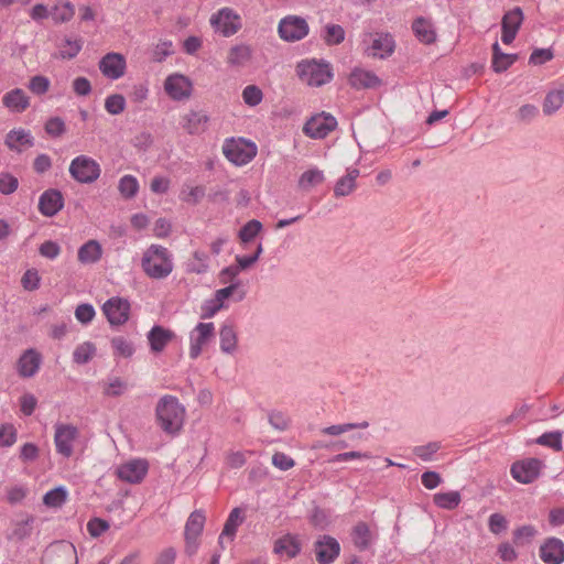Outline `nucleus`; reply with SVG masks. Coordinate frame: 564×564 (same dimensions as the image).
I'll return each instance as SVG.
<instances>
[{"label": "nucleus", "mask_w": 564, "mask_h": 564, "mask_svg": "<svg viewBox=\"0 0 564 564\" xmlns=\"http://www.w3.org/2000/svg\"><path fill=\"white\" fill-rule=\"evenodd\" d=\"M536 443L543 446L551 447L555 451L562 449V433L560 432H550L544 433L538 437Z\"/></svg>", "instance_id": "6e6d98bb"}, {"label": "nucleus", "mask_w": 564, "mask_h": 564, "mask_svg": "<svg viewBox=\"0 0 564 564\" xmlns=\"http://www.w3.org/2000/svg\"><path fill=\"white\" fill-rule=\"evenodd\" d=\"M205 516L202 511H194L187 519L185 524V540H186V551L189 554H193L197 550V540L200 535L204 524H205Z\"/></svg>", "instance_id": "f3484780"}, {"label": "nucleus", "mask_w": 564, "mask_h": 564, "mask_svg": "<svg viewBox=\"0 0 564 564\" xmlns=\"http://www.w3.org/2000/svg\"><path fill=\"white\" fill-rule=\"evenodd\" d=\"M68 171L70 176L82 184L94 183L99 178L101 173L99 163L95 159L84 154L72 160Z\"/></svg>", "instance_id": "0eeeda50"}, {"label": "nucleus", "mask_w": 564, "mask_h": 564, "mask_svg": "<svg viewBox=\"0 0 564 564\" xmlns=\"http://www.w3.org/2000/svg\"><path fill=\"white\" fill-rule=\"evenodd\" d=\"M564 104V88L550 90L543 101V112L546 116L555 113Z\"/></svg>", "instance_id": "e433bc0d"}, {"label": "nucleus", "mask_w": 564, "mask_h": 564, "mask_svg": "<svg viewBox=\"0 0 564 564\" xmlns=\"http://www.w3.org/2000/svg\"><path fill=\"white\" fill-rule=\"evenodd\" d=\"M210 24L224 36H231L241 29V18L236 11L226 7L210 17Z\"/></svg>", "instance_id": "9d476101"}, {"label": "nucleus", "mask_w": 564, "mask_h": 564, "mask_svg": "<svg viewBox=\"0 0 564 564\" xmlns=\"http://www.w3.org/2000/svg\"><path fill=\"white\" fill-rule=\"evenodd\" d=\"M242 521L243 518L241 516V510L239 508L232 509L225 522L223 532L220 533L218 539V542L221 547H225V541L231 542L234 540L236 531L238 527L242 523Z\"/></svg>", "instance_id": "cd10ccee"}, {"label": "nucleus", "mask_w": 564, "mask_h": 564, "mask_svg": "<svg viewBox=\"0 0 564 564\" xmlns=\"http://www.w3.org/2000/svg\"><path fill=\"white\" fill-rule=\"evenodd\" d=\"M214 337V323H198L189 333V357L196 359Z\"/></svg>", "instance_id": "4468645a"}, {"label": "nucleus", "mask_w": 564, "mask_h": 564, "mask_svg": "<svg viewBox=\"0 0 564 564\" xmlns=\"http://www.w3.org/2000/svg\"><path fill=\"white\" fill-rule=\"evenodd\" d=\"M340 552V545L336 539L329 535H323L315 542L316 561L319 564H329L334 562Z\"/></svg>", "instance_id": "6ab92c4d"}, {"label": "nucleus", "mask_w": 564, "mask_h": 564, "mask_svg": "<svg viewBox=\"0 0 564 564\" xmlns=\"http://www.w3.org/2000/svg\"><path fill=\"white\" fill-rule=\"evenodd\" d=\"M163 88L172 100L184 101L193 94V82L184 74L173 73L165 78Z\"/></svg>", "instance_id": "6e6552de"}, {"label": "nucleus", "mask_w": 564, "mask_h": 564, "mask_svg": "<svg viewBox=\"0 0 564 564\" xmlns=\"http://www.w3.org/2000/svg\"><path fill=\"white\" fill-rule=\"evenodd\" d=\"M67 496L68 492L64 487H57L44 495L43 503L50 508H58L65 503Z\"/></svg>", "instance_id": "49530a36"}, {"label": "nucleus", "mask_w": 564, "mask_h": 564, "mask_svg": "<svg viewBox=\"0 0 564 564\" xmlns=\"http://www.w3.org/2000/svg\"><path fill=\"white\" fill-rule=\"evenodd\" d=\"M369 423L367 421L360 423H345V424H336L324 427L321 430V433L324 435L338 436L354 429H367Z\"/></svg>", "instance_id": "de8ad7c7"}, {"label": "nucleus", "mask_w": 564, "mask_h": 564, "mask_svg": "<svg viewBox=\"0 0 564 564\" xmlns=\"http://www.w3.org/2000/svg\"><path fill=\"white\" fill-rule=\"evenodd\" d=\"M278 32L282 40L295 42L307 35L308 24L303 18L288 15L280 21Z\"/></svg>", "instance_id": "ddd939ff"}, {"label": "nucleus", "mask_w": 564, "mask_h": 564, "mask_svg": "<svg viewBox=\"0 0 564 564\" xmlns=\"http://www.w3.org/2000/svg\"><path fill=\"white\" fill-rule=\"evenodd\" d=\"M257 152L256 143L243 138L227 139L223 144L225 158L237 166H243L251 162Z\"/></svg>", "instance_id": "20e7f679"}, {"label": "nucleus", "mask_w": 564, "mask_h": 564, "mask_svg": "<svg viewBox=\"0 0 564 564\" xmlns=\"http://www.w3.org/2000/svg\"><path fill=\"white\" fill-rule=\"evenodd\" d=\"M17 441V429L11 423L0 425V447H10Z\"/></svg>", "instance_id": "5fc2aeb1"}, {"label": "nucleus", "mask_w": 564, "mask_h": 564, "mask_svg": "<svg viewBox=\"0 0 564 564\" xmlns=\"http://www.w3.org/2000/svg\"><path fill=\"white\" fill-rule=\"evenodd\" d=\"M118 191L122 197L133 198L139 191V182L133 175H123L118 183Z\"/></svg>", "instance_id": "c03bdc74"}, {"label": "nucleus", "mask_w": 564, "mask_h": 564, "mask_svg": "<svg viewBox=\"0 0 564 564\" xmlns=\"http://www.w3.org/2000/svg\"><path fill=\"white\" fill-rule=\"evenodd\" d=\"M83 42L79 39L66 37L58 47V56L63 59L74 58L82 50Z\"/></svg>", "instance_id": "37998d69"}, {"label": "nucleus", "mask_w": 564, "mask_h": 564, "mask_svg": "<svg viewBox=\"0 0 564 564\" xmlns=\"http://www.w3.org/2000/svg\"><path fill=\"white\" fill-rule=\"evenodd\" d=\"M270 425L278 431H285L290 425V419L282 412L273 411L269 414Z\"/></svg>", "instance_id": "774afa93"}, {"label": "nucleus", "mask_w": 564, "mask_h": 564, "mask_svg": "<svg viewBox=\"0 0 564 564\" xmlns=\"http://www.w3.org/2000/svg\"><path fill=\"white\" fill-rule=\"evenodd\" d=\"M64 206V199L59 191L47 189L39 199V210L46 217L56 215Z\"/></svg>", "instance_id": "b1692460"}, {"label": "nucleus", "mask_w": 564, "mask_h": 564, "mask_svg": "<svg viewBox=\"0 0 564 564\" xmlns=\"http://www.w3.org/2000/svg\"><path fill=\"white\" fill-rule=\"evenodd\" d=\"M261 228V223L252 219L240 229L239 238L242 242H249L260 232Z\"/></svg>", "instance_id": "4d7b16f0"}, {"label": "nucleus", "mask_w": 564, "mask_h": 564, "mask_svg": "<svg viewBox=\"0 0 564 564\" xmlns=\"http://www.w3.org/2000/svg\"><path fill=\"white\" fill-rule=\"evenodd\" d=\"M351 538L356 547L366 550L371 543L372 534L368 524L360 522L355 525Z\"/></svg>", "instance_id": "ea45409f"}, {"label": "nucleus", "mask_w": 564, "mask_h": 564, "mask_svg": "<svg viewBox=\"0 0 564 564\" xmlns=\"http://www.w3.org/2000/svg\"><path fill=\"white\" fill-rule=\"evenodd\" d=\"M252 55V50L246 44H239L232 46L227 55V63L231 66H243L246 65Z\"/></svg>", "instance_id": "72a5a7b5"}, {"label": "nucleus", "mask_w": 564, "mask_h": 564, "mask_svg": "<svg viewBox=\"0 0 564 564\" xmlns=\"http://www.w3.org/2000/svg\"><path fill=\"white\" fill-rule=\"evenodd\" d=\"M337 127L335 117L327 112L312 116L303 127V132L313 139H324Z\"/></svg>", "instance_id": "9b49d317"}, {"label": "nucleus", "mask_w": 564, "mask_h": 564, "mask_svg": "<svg viewBox=\"0 0 564 564\" xmlns=\"http://www.w3.org/2000/svg\"><path fill=\"white\" fill-rule=\"evenodd\" d=\"M538 531L533 525H522L513 532L514 543L525 544L532 541Z\"/></svg>", "instance_id": "bf43d9fd"}, {"label": "nucleus", "mask_w": 564, "mask_h": 564, "mask_svg": "<svg viewBox=\"0 0 564 564\" xmlns=\"http://www.w3.org/2000/svg\"><path fill=\"white\" fill-rule=\"evenodd\" d=\"M96 351L97 349L94 343L84 341L75 348L73 360L79 365L87 364L96 356Z\"/></svg>", "instance_id": "79ce46f5"}, {"label": "nucleus", "mask_w": 564, "mask_h": 564, "mask_svg": "<svg viewBox=\"0 0 564 564\" xmlns=\"http://www.w3.org/2000/svg\"><path fill=\"white\" fill-rule=\"evenodd\" d=\"M127 389V383L120 378L109 379L108 382L104 383V394L108 397L121 395Z\"/></svg>", "instance_id": "13d9d810"}, {"label": "nucleus", "mask_w": 564, "mask_h": 564, "mask_svg": "<svg viewBox=\"0 0 564 564\" xmlns=\"http://www.w3.org/2000/svg\"><path fill=\"white\" fill-rule=\"evenodd\" d=\"M141 268L150 279L163 280L173 271L172 254L161 245H151L143 251Z\"/></svg>", "instance_id": "f03ea898"}, {"label": "nucleus", "mask_w": 564, "mask_h": 564, "mask_svg": "<svg viewBox=\"0 0 564 564\" xmlns=\"http://www.w3.org/2000/svg\"><path fill=\"white\" fill-rule=\"evenodd\" d=\"M272 465L280 470H289L295 466V460L282 452H275L272 456Z\"/></svg>", "instance_id": "0e129e2a"}, {"label": "nucleus", "mask_w": 564, "mask_h": 564, "mask_svg": "<svg viewBox=\"0 0 564 564\" xmlns=\"http://www.w3.org/2000/svg\"><path fill=\"white\" fill-rule=\"evenodd\" d=\"M542 465L538 458H528L513 463L510 473L518 482L530 484L539 477Z\"/></svg>", "instance_id": "2eb2a0df"}, {"label": "nucleus", "mask_w": 564, "mask_h": 564, "mask_svg": "<svg viewBox=\"0 0 564 564\" xmlns=\"http://www.w3.org/2000/svg\"><path fill=\"white\" fill-rule=\"evenodd\" d=\"M323 39L327 45H338L345 40V30L339 24H326Z\"/></svg>", "instance_id": "09e8293b"}, {"label": "nucleus", "mask_w": 564, "mask_h": 564, "mask_svg": "<svg viewBox=\"0 0 564 564\" xmlns=\"http://www.w3.org/2000/svg\"><path fill=\"white\" fill-rule=\"evenodd\" d=\"M2 105L12 113H22L31 105V99L22 88H13L2 96Z\"/></svg>", "instance_id": "5701e85b"}, {"label": "nucleus", "mask_w": 564, "mask_h": 564, "mask_svg": "<svg viewBox=\"0 0 564 564\" xmlns=\"http://www.w3.org/2000/svg\"><path fill=\"white\" fill-rule=\"evenodd\" d=\"M205 195V188L203 186L185 185L180 194V198L187 204H197L202 200Z\"/></svg>", "instance_id": "8fccbe9b"}, {"label": "nucleus", "mask_w": 564, "mask_h": 564, "mask_svg": "<svg viewBox=\"0 0 564 564\" xmlns=\"http://www.w3.org/2000/svg\"><path fill=\"white\" fill-rule=\"evenodd\" d=\"M19 185L18 178L9 173L0 174V192L4 195H9L17 191Z\"/></svg>", "instance_id": "69168bd1"}, {"label": "nucleus", "mask_w": 564, "mask_h": 564, "mask_svg": "<svg viewBox=\"0 0 564 564\" xmlns=\"http://www.w3.org/2000/svg\"><path fill=\"white\" fill-rule=\"evenodd\" d=\"M6 145L15 152H22L34 144V138L29 130L23 128L13 129L8 132L4 140Z\"/></svg>", "instance_id": "393cba45"}, {"label": "nucleus", "mask_w": 564, "mask_h": 564, "mask_svg": "<svg viewBox=\"0 0 564 564\" xmlns=\"http://www.w3.org/2000/svg\"><path fill=\"white\" fill-rule=\"evenodd\" d=\"M96 315L95 308L90 304H80L75 310V317L83 324L90 323Z\"/></svg>", "instance_id": "338daca9"}, {"label": "nucleus", "mask_w": 564, "mask_h": 564, "mask_svg": "<svg viewBox=\"0 0 564 564\" xmlns=\"http://www.w3.org/2000/svg\"><path fill=\"white\" fill-rule=\"evenodd\" d=\"M523 20V14L520 8H514L513 10L508 11L501 22L502 26V35L501 41L509 45L516 39L518 30Z\"/></svg>", "instance_id": "412c9836"}, {"label": "nucleus", "mask_w": 564, "mask_h": 564, "mask_svg": "<svg viewBox=\"0 0 564 564\" xmlns=\"http://www.w3.org/2000/svg\"><path fill=\"white\" fill-rule=\"evenodd\" d=\"M412 31L423 44H432L436 41V31L431 20L422 17L415 19L412 23Z\"/></svg>", "instance_id": "bb28decb"}, {"label": "nucleus", "mask_w": 564, "mask_h": 564, "mask_svg": "<svg viewBox=\"0 0 564 564\" xmlns=\"http://www.w3.org/2000/svg\"><path fill=\"white\" fill-rule=\"evenodd\" d=\"M173 43L167 40L160 41L153 48V59L162 62L165 57L173 54Z\"/></svg>", "instance_id": "e2e57ef3"}, {"label": "nucleus", "mask_w": 564, "mask_h": 564, "mask_svg": "<svg viewBox=\"0 0 564 564\" xmlns=\"http://www.w3.org/2000/svg\"><path fill=\"white\" fill-rule=\"evenodd\" d=\"M186 410L176 397L163 395L156 403L155 417L158 425L171 435L177 434L184 424Z\"/></svg>", "instance_id": "f257e3e1"}, {"label": "nucleus", "mask_w": 564, "mask_h": 564, "mask_svg": "<svg viewBox=\"0 0 564 564\" xmlns=\"http://www.w3.org/2000/svg\"><path fill=\"white\" fill-rule=\"evenodd\" d=\"M380 83L375 73L361 68L354 69L349 76V84L357 89L375 88Z\"/></svg>", "instance_id": "c85d7f7f"}, {"label": "nucleus", "mask_w": 564, "mask_h": 564, "mask_svg": "<svg viewBox=\"0 0 564 564\" xmlns=\"http://www.w3.org/2000/svg\"><path fill=\"white\" fill-rule=\"evenodd\" d=\"M174 336L172 330L165 329L162 326H154L148 334L151 350L161 352Z\"/></svg>", "instance_id": "c756f323"}, {"label": "nucleus", "mask_w": 564, "mask_h": 564, "mask_svg": "<svg viewBox=\"0 0 564 564\" xmlns=\"http://www.w3.org/2000/svg\"><path fill=\"white\" fill-rule=\"evenodd\" d=\"M540 557L545 564L564 562V542L556 538L546 539L540 546Z\"/></svg>", "instance_id": "4be33fe9"}, {"label": "nucleus", "mask_w": 564, "mask_h": 564, "mask_svg": "<svg viewBox=\"0 0 564 564\" xmlns=\"http://www.w3.org/2000/svg\"><path fill=\"white\" fill-rule=\"evenodd\" d=\"M80 431L70 423H56L54 425V444L56 452L65 458H69L79 444Z\"/></svg>", "instance_id": "423d86ee"}, {"label": "nucleus", "mask_w": 564, "mask_h": 564, "mask_svg": "<svg viewBox=\"0 0 564 564\" xmlns=\"http://www.w3.org/2000/svg\"><path fill=\"white\" fill-rule=\"evenodd\" d=\"M41 276L36 269H29L24 272L21 284L26 291L37 290L40 286Z\"/></svg>", "instance_id": "052dcab7"}, {"label": "nucleus", "mask_w": 564, "mask_h": 564, "mask_svg": "<svg viewBox=\"0 0 564 564\" xmlns=\"http://www.w3.org/2000/svg\"><path fill=\"white\" fill-rule=\"evenodd\" d=\"M208 116L203 111H189L181 117V127L189 134L202 133L207 126Z\"/></svg>", "instance_id": "a878e982"}, {"label": "nucleus", "mask_w": 564, "mask_h": 564, "mask_svg": "<svg viewBox=\"0 0 564 564\" xmlns=\"http://www.w3.org/2000/svg\"><path fill=\"white\" fill-rule=\"evenodd\" d=\"M75 15V7L69 1H58L51 10V17L55 23H65Z\"/></svg>", "instance_id": "4c0bfd02"}, {"label": "nucleus", "mask_w": 564, "mask_h": 564, "mask_svg": "<svg viewBox=\"0 0 564 564\" xmlns=\"http://www.w3.org/2000/svg\"><path fill=\"white\" fill-rule=\"evenodd\" d=\"M109 528V522L100 518H93L87 523V531L93 538H99Z\"/></svg>", "instance_id": "680f3d73"}, {"label": "nucleus", "mask_w": 564, "mask_h": 564, "mask_svg": "<svg viewBox=\"0 0 564 564\" xmlns=\"http://www.w3.org/2000/svg\"><path fill=\"white\" fill-rule=\"evenodd\" d=\"M324 181V172L317 167H312L301 174L297 181V186L303 192H310L314 187L323 184Z\"/></svg>", "instance_id": "2f4dec72"}, {"label": "nucleus", "mask_w": 564, "mask_h": 564, "mask_svg": "<svg viewBox=\"0 0 564 564\" xmlns=\"http://www.w3.org/2000/svg\"><path fill=\"white\" fill-rule=\"evenodd\" d=\"M51 80L43 75H35L30 78L28 88L29 90L37 96L44 95L50 90Z\"/></svg>", "instance_id": "603ef678"}, {"label": "nucleus", "mask_w": 564, "mask_h": 564, "mask_svg": "<svg viewBox=\"0 0 564 564\" xmlns=\"http://www.w3.org/2000/svg\"><path fill=\"white\" fill-rule=\"evenodd\" d=\"M44 564H77V551L73 543L58 541L52 543L45 551Z\"/></svg>", "instance_id": "1a4fd4ad"}, {"label": "nucleus", "mask_w": 564, "mask_h": 564, "mask_svg": "<svg viewBox=\"0 0 564 564\" xmlns=\"http://www.w3.org/2000/svg\"><path fill=\"white\" fill-rule=\"evenodd\" d=\"M105 109L109 115H120L126 109V99L121 94L109 95L105 99Z\"/></svg>", "instance_id": "3c124183"}, {"label": "nucleus", "mask_w": 564, "mask_h": 564, "mask_svg": "<svg viewBox=\"0 0 564 564\" xmlns=\"http://www.w3.org/2000/svg\"><path fill=\"white\" fill-rule=\"evenodd\" d=\"M102 312L111 325H122L129 319L130 303L122 297H111L104 304Z\"/></svg>", "instance_id": "dca6fc26"}, {"label": "nucleus", "mask_w": 564, "mask_h": 564, "mask_svg": "<svg viewBox=\"0 0 564 564\" xmlns=\"http://www.w3.org/2000/svg\"><path fill=\"white\" fill-rule=\"evenodd\" d=\"M296 72L303 83L314 87L325 85L333 78L330 64L323 61L304 59L297 64Z\"/></svg>", "instance_id": "7ed1b4c3"}, {"label": "nucleus", "mask_w": 564, "mask_h": 564, "mask_svg": "<svg viewBox=\"0 0 564 564\" xmlns=\"http://www.w3.org/2000/svg\"><path fill=\"white\" fill-rule=\"evenodd\" d=\"M301 544L294 535L286 534L280 538L274 545V552L281 556L292 558L297 555Z\"/></svg>", "instance_id": "473e14b6"}, {"label": "nucleus", "mask_w": 564, "mask_h": 564, "mask_svg": "<svg viewBox=\"0 0 564 564\" xmlns=\"http://www.w3.org/2000/svg\"><path fill=\"white\" fill-rule=\"evenodd\" d=\"M220 349L226 354H232L237 349V332L232 325H224L219 333Z\"/></svg>", "instance_id": "58836bf2"}, {"label": "nucleus", "mask_w": 564, "mask_h": 564, "mask_svg": "<svg viewBox=\"0 0 564 564\" xmlns=\"http://www.w3.org/2000/svg\"><path fill=\"white\" fill-rule=\"evenodd\" d=\"M102 247L97 240H88L77 252L78 261L83 264L96 263L101 259Z\"/></svg>", "instance_id": "7c9ffc66"}, {"label": "nucleus", "mask_w": 564, "mask_h": 564, "mask_svg": "<svg viewBox=\"0 0 564 564\" xmlns=\"http://www.w3.org/2000/svg\"><path fill=\"white\" fill-rule=\"evenodd\" d=\"M433 501L438 508L453 510L458 507L462 497L458 491L438 492L433 496Z\"/></svg>", "instance_id": "a19ab883"}, {"label": "nucleus", "mask_w": 564, "mask_h": 564, "mask_svg": "<svg viewBox=\"0 0 564 564\" xmlns=\"http://www.w3.org/2000/svg\"><path fill=\"white\" fill-rule=\"evenodd\" d=\"M111 348L116 357L130 358L134 354L133 344L122 336L111 339Z\"/></svg>", "instance_id": "a18cd8bd"}, {"label": "nucleus", "mask_w": 564, "mask_h": 564, "mask_svg": "<svg viewBox=\"0 0 564 564\" xmlns=\"http://www.w3.org/2000/svg\"><path fill=\"white\" fill-rule=\"evenodd\" d=\"M359 175V171L357 169L348 170L347 174L338 180L335 185L334 193L336 196H347L356 187V180Z\"/></svg>", "instance_id": "c9c22d12"}, {"label": "nucleus", "mask_w": 564, "mask_h": 564, "mask_svg": "<svg viewBox=\"0 0 564 564\" xmlns=\"http://www.w3.org/2000/svg\"><path fill=\"white\" fill-rule=\"evenodd\" d=\"M242 99L249 107H256L263 99L262 90L256 85H248L242 90Z\"/></svg>", "instance_id": "864d4df0"}, {"label": "nucleus", "mask_w": 564, "mask_h": 564, "mask_svg": "<svg viewBox=\"0 0 564 564\" xmlns=\"http://www.w3.org/2000/svg\"><path fill=\"white\" fill-rule=\"evenodd\" d=\"M517 61V55L502 53L499 44L492 45V68L496 73L507 70Z\"/></svg>", "instance_id": "f704fd0d"}, {"label": "nucleus", "mask_w": 564, "mask_h": 564, "mask_svg": "<svg viewBox=\"0 0 564 564\" xmlns=\"http://www.w3.org/2000/svg\"><path fill=\"white\" fill-rule=\"evenodd\" d=\"M42 365V355L34 348L24 350L17 360V372L21 378L34 377Z\"/></svg>", "instance_id": "a211bd4d"}, {"label": "nucleus", "mask_w": 564, "mask_h": 564, "mask_svg": "<svg viewBox=\"0 0 564 564\" xmlns=\"http://www.w3.org/2000/svg\"><path fill=\"white\" fill-rule=\"evenodd\" d=\"M148 473V464L142 459H133L117 468V476L127 482H140Z\"/></svg>", "instance_id": "aec40b11"}, {"label": "nucleus", "mask_w": 564, "mask_h": 564, "mask_svg": "<svg viewBox=\"0 0 564 564\" xmlns=\"http://www.w3.org/2000/svg\"><path fill=\"white\" fill-rule=\"evenodd\" d=\"M127 59L118 52H109L104 55L99 63L98 68L104 77L110 80H118L127 73Z\"/></svg>", "instance_id": "f8f14e48"}, {"label": "nucleus", "mask_w": 564, "mask_h": 564, "mask_svg": "<svg viewBox=\"0 0 564 564\" xmlns=\"http://www.w3.org/2000/svg\"><path fill=\"white\" fill-rule=\"evenodd\" d=\"M394 40L391 34L368 32L362 37L364 54L372 58H387L394 52Z\"/></svg>", "instance_id": "39448f33"}]
</instances>
